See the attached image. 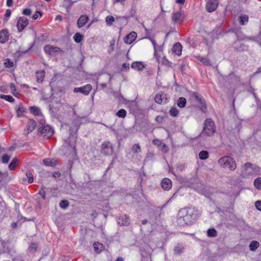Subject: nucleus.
<instances>
[{
  "mask_svg": "<svg viewBox=\"0 0 261 261\" xmlns=\"http://www.w3.org/2000/svg\"><path fill=\"white\" fill-rule=\"evenodd\" d=\"M218 163L222 168H228L231 171L236 169L237 164L234 160L229 156H224L220 158Z\"/></svg>",
  "mask_w": 261,
  "mask_h": 261,
  "instance_id": "nucleus-1",
  "label": "nucleus"
},
{
  "mask_svg": "<svg viewBox=\"0 0 261 261\" xmlns=\"http://www.w3.org/2000/svg\"><path fill=\"white\" fill-rule=\"evenodd\" d=\"M215 132L216 125L214 121L211 118L206 119L204 122L202 133L207 137H210L213 135Z\"/></svg>",
  "mask_w": 261,
  "mask_h": 261,
  "instance_id": "nucleus-2",
  "label": "nucleus"
},
{
  "mask_svg": "<svg viewBox=\"0 0 261 261\" xmlns=\"http://www.w3.org/2000/svg\"><path fill=\"white\" fill-rule=\"evenodd\" d=\"M44 51L52 56H56L62 51L59 47H54L50 45H46L44 47Z\"/></svg>",
  "mask_w": 261,
  "mask_h": 261,
  "instance_id": "nucleus-3",
  "label": "nucleus"
},
{
  "mask_svg": "<svg viewBox=\"0 0 261 261\" xmlns=\"http://www.w3.org/2000/svg\"><path fill=\"white\" fill-rule=\"evenodd\" d=\"M102 153L105 155H110L113 154L114 148L112 144L108 141L105 142L101 145Z\"/></svg>",
  "mask_w": 261,
  "mask_h": 261,
  "instance_id": "nucleus-4",
  "label": "nucleus"
},
{
  "mask_svg": "<svg viewBox=\"0 0 261 261\" xmlns=\"http://www.w3.org/2000/svg\"><path fill=\"white\" fill-rule=\"evenodd\" d=\"M39 132L44 137L48 138L51 137L54 134L53 129L48 125L40 127Z\"/></svg>",
  "mask_w": 261,
  "mask_h": 261,
  "instance_id": "nucleus-5",
  "label": "nucleus"
},
{
  "mask_svg": "<svg viewBox=\"0 0 261 261\" xmlns=\"http://www.w3.org/2000/svg\"><path fill=\"white\" fill-rule=\"evenodd\" d=\"M92 88V86L90 84H87L81 87L74 88L73 92L75 93L80 92L85 95H88L91 91Z\"/></svg>",
  "mask_w": 261,
  "mask_h": 261,
  "instance_id": "nucleus-6",
  "label": "nucleus"
},
{
  "mask_svg": "<svg viewBox=\"0 0 261 261\" xmlns=\"http://www.w3.org/2000/svg\"><path fill=\"white\" fill-rule=\"evenodd\" d=\"M29 24V21L27 17H20L17 21V28L18 32H21Z\"/></svg>",
  "mask_w": 261,
  "mask_h": 261,
  "instance_id": "nucleus-7",
  "label": "nucleus"
},
{
  "mask_svg": "<svg viewBox=\"0 0 261 261\" xmlns=\"http://www.w3.org/2000/svg\"><path fill=\"white\" fill-rule=\"evenodd\" d=\"M149 39L153 45L154 50V56L155 57L156 60L159 64L162 63V64H165L166 62L167 61V60L165 58H164L162 59V61H160V57L159 56H158V55L157 54V44L156 43L155 40L152 38H149Z\"/></svg>",
  "mask_w": 261,
  "mask_h": 261,
  "instance_id": "nucleus-8",
  "label": "nucleus"
},
{
  "mask_svg": "<svg viewBox=\"0 0 261 261\" xmlns=\"http://www.w3.org/2000/svg\"><path fill=\"white\" fill-rule=\"evenodd\" d=\"M218 5V3L217 0H210L206 4V9L207 11L212 12L216 9Z\"/></svg>",
  "mask_w": 261,
  "mask_h": 261,
  "instance_id": "nucleus-9",
  "label": "nucleus"
},
{
  "mask_svg": "<svg viewBox=\"0 0 261 261\" xmlns=\"http://www.w3.org/2000/svg\"><path fill=\"white\" fill-rule=\"evenodd\" d=\"M137 35L135 32H130L124 38V42L127 44L133 43L136 39Z\"/></svg>",
  "mask_w": 261,
  "mask_h": 261,
  "instance_id": "nucleus-10",
  "label": "nucleus"
},
{
  "mask_svg": "<svg viewBox=\"0 0 261 261\" xmlns=\"http://www.w3.org/2000/svg\"><path fill=\"white\" fill-rule=\"evenodd\" d=\"M184 18V15L181 11L173 13L172 15V20L174 23H177L183 20Z\"/></svg>",
  "mask_w": 261,
  "mask_h": 261,
  "instance_id": "nucleus-11",
  "label": "nucleus"
},
{
  "mask_svg": "<svg viewBox=\"0 0 261 261\" xmlns=\"http://www.w3.org/2000/svg\"><path fill=\"white\" fill-rule=\"evenodd\" d=\"M118 224L120 225H127L129 223L128 217L125 214L121 215L118 219Z\"/></svg>",
  "mask_w": 261,
  "mask_h": 261,
  "instance_id": "nucleus-12",
  "label": "nucleus"
},
{
  "mask_svg": "<svg viewBox=\"0 0 261 261\" xmlns=\"http://www.w3.org/2000/svg\"><path fill=\"white\" fill-rule=\"evenodd\" d=\"M161 185L164 190L168 191L172 187L171 181L168 178H165L161 181Z\"/></svg>",
  "mask_w": 261,
  "mask_h": 261,
  "instance_id": "nucleus-13",
  "label": "nucleus"
},
{
  "mask_svg": "<svg viewBox=\"0 0 261 261\" xmlns=\"http://www.w3.org/2000/svg\"><path fill=\"white\" fill-rule=\"evenodd\" d=\"M89 20V17L86 15H81L77 21V25L79 28L83 27Z\"/></svg>",
  "mask_w": 261,
  "mask_h": 261,
  "instance_id": "nucleus-14",
  "label": "nucleus"
},
{
  "mask_svg": "<svg viewBox=\"0 0 261 261\" xmlns=\"http://www.w3.org/2000/svg\"><path fill=\"white\" fill-rule=\"evenodd\" d=\"M36 81L39 83H42L44 81L45 75V71L44 70L36 71Z\"/></svg>",
  "mask_w": 261,
  "mask_h": 261,
  "instance_id": "nucleus-15",
  "label": "nucleus"
},
{
  "mask_svg": "<svg viewBox=\"0 0 261 261\" xmlns=\"http://www.w3.org/2000/svg\"><path fill=\"white\" fill-rule=\"evenodd\" d=\"M9 39L8 32L7 30H2L0 31V42L4 43Z\"/></svg>",
  "mask_w": 261,
  "mask_h": 261,
  "instance_id": "nucleus-16",
  "label": "nucleus"
},
{
  "mask_svg": "<svg viewBox=\"0 0 261 261\" xmlns=\"http://www.w3.org/2000/svg\"><path fill=\"white\" fill-rule=\"evenodd\" d=\"M131 67L137 70H142L145 68V65L141 62H134L131 65Z\"/></svg>",
  "mask_w": 261,
  "mask_h": 261,
  "instance_id": "nucleus-17",
  "label": "nucleus"
},
{
  "mask_svg": "<svg viewBox=\"0 0 261 261\" xmlns=\"http://www.w3.org/2000/svg\"><path fill=\"white\" fill-rule=\"evenodd\" d=\"M44 164L47 166L55 167L57 165V161L53 158H47L43 160Z\"/></svg>",
  "mask_w": 261,
  "mask_h": 261,
  "instance_id": "nucleus-18",
  "label": "nucleus"
},
{
  "mask_svg": "<svg viewBox=\"0 0 261 261\" xmlns=\"http://www.w3.org/2000/svg\"><path fill=\"white\" fill-rule=\"evenodd\" d=\"M182 50V46L181 44L179 42L176 43L172 48L173 52L177 55V56H180L181 54Z\"/></svg>",
  "mask_w": 261,
  "mask_h": 261,
  "instance_id": "nucleus-19",
  "label": "nucleus"
},
{
  "mask_svg": "<svg viewBox=\"0 0 261 261\" xmlns=\"http://www.w3.org/2000/svg\"><path fill=\"white\" fill-rule=\"evenodd\" d=\"M183 220L185 223L187 225L191 224L194 221V219L193 217L192 214L187 213L183 217Z\"/></svg>",
  "mask_w": 261,
  "mask_h": 261,
  "instance_id": "nucleus-20",
  "label": "nucleus"
},
{
  "mask_svg": "<svg viewBox=\"0 0 261 261\" xmlns=\"http://www.w3.org/2000/svg\"><path fill=\"white\" fill-rule=\"evenodd\" d=\"M35 121L33 120H29L27 123V131L28 132V133L32 132L35 129Z\"/></svg>",
  "mask_w": 261,
  "mask_h": 261,
  "instance_id": "nucleus-21",
  "label": "nucleus"
},
{
  "mask_svg": "<svg viewBox=\"0 0 261 261\" xmlns=\"http://www.w3.org/2000/svg\"><path fill=\"white\" fill-rule=\"evenodd\" d=\"M165 95L163 93H159L156 94L154 97L155 101L158 104H162L163 103V100Z\"/></svg>",
  "mask_w": 261,
  "mask_h": 261,
  "instance_id": "nucleus-22",
  "label": "nucleus"
},
{
  "mask_svg": "<svg viewBox=\"0 0 261 261\" xmlns=\"http://www.w3.org/2000/svg\"><path fill=\"white\" fill-rule=\"evenodd\" d=\"M186 102L187 101L185 98L180 97L178 99L177 104L179 107L182 108L185 107Z\"/></svg>",
  "mask_w": 261,
  "mask_h": 261,
  "instance_id": "nucleus-23",
  "label": "nucleus"
},
{
  "mask_svg": "<svg viewBox=\"0 0 261 261\" xmlns=\"http://www.w3.org/2000/svg\"><path fill=\"white\" fill-rule=\"evenodd\" d=\"M30 110L32 113L36 116H40L41 115L40 109L35 106L30 107Z\"/></svg>",
  "mask_w": 261,
  "mask_h": 261,
  "instance_id": "nucleus-24",
  "label": "nucleus"
},
{
  "mask_svg": "<svg viewBox=\"0 0 261 261\" xmlns=\"http://www.w3.org/2000/svg\"><path fill=\"white\" fill-rule=\"evenodd\" d=\"M18 221L20 223H23L27 221H33L35 219L34 218L27 219L26 217H23L20 214H19L17 216Z\"/></svg>",
  "mask_w": 261,
  "mask_h": 261,
  "instance_id": "nucleus-25",
  "label": "nucleus"
},
{
  "mask_svg": "<svg viewBox=\"0 0 261 261\" xmlns=\"http://www.w3.org/2000/svg\"><path fill=\"white\" fill-rule=\"evenodd\" d=\"M259 246V243L255 241H252L249 245V249L251 251L255 250Z\"/></svg>",
  "mask_w": 261,
  "mask_h": 261,
  "instance_id": "nucleus-26",
  "label": "nucleus"
},
{
  "mask_svg": "<svg viewBox=\"0 0 261 261\" xmlns=\"http://www.w3.org/2000/svg\"><path fill=\"white\" fill-rule=\"evenodd\" d=\"M73 39L76 43H80L83 39V36L77 33L73 36Z\"/></svg>",
  "mask_w": 261,
  "mask_h": 261,
  "instance_id": "nucleus-27",
  "label": "nucleus"
},
{
  "mask_svg": "<svg viewBox=\"0 0 261 261\" xmlns=\"http://www.w3.org/2000/svg\"><path fill=\"white\" fill-rule=\"evenodd\" d=\"M93 246L95 251L98 253H99L103 248V245L98 242L95 243Z\"/></svg>",
  "mask_w": 261,
  "mask_h": 261,
  "instance_id": "nucleus-28",
  "label": "nucleus"
},
{
  "mask_svg": "<svg viewBox=\"0 0 261 261\" xmlns=\"http://www.w3.org/2000/svg\"><path fill=\"white\" fill-rule=\"evenodd\" d=\"M0 98L5 99V100L8 101L10 102H13L14 101V99L11 95L0 94Z\"/></svg>",
  "mask_w": 261,
  "mask_h": 261,
  "instance_id": "nucleus-29",
  "label": "nucleus"
},
{
  "mask_svg": "<svg viewBox=\"0 0 261 261\" xmlns=\"http://www.w3.org/2000/svg\"><path fill=\"white\" fill-rule=\"evenodd\" d=\"M132 150L134 153H138L141 151V147L138 144H135L132 147Z\"/></svg>",
  "mask_w": 261,
  "mask_h": 261,
  "instance_id": "nucleus-30",
  "label": "nucleus"
},
{
  "mask_svg": "<svg viewBox=\"0 0 261 261\" xmlns=\"http://www.w3.org/2000/svg\"><path fill=\"white\" fill-rule=\"evenodd\" d=\"M27 179L29 184L32 183L34 180V177L30 171H27L26 172Z\"/></svg>",
  "mask_w": 261,
  "mask_h": 261,
  "instance_id": "nucleus-31",
  "label": "nucleus"
},
{
  "mask_svg": "<svg viewBox=\"0 0 261 261\" xmlns=\"http://www.w3.org/2000/svg\"><path fill=\"white\" fill-rule=\"evenodd\" d=\"M254 185L257 189H261V177H257L254 180Z\"/></svg>",
  "mask_w": 261,
  "mask_h": 261,
  "instance_id": "nucleus-32",
  "label": "nucleus"
},
{
  "mask_svg": "<svg viewBox=\"0 0 261 261\" xmlns=\"http://www.w3.org/2000/svg\"><path fill=\"white\" fill-rule=\"evenodd\" d=\"M199 157L201 160H205L208 157V153L206 151H201L199 153Z\"/></svg>",
  "mask_w": 261,
  "mask_h": 261,
  "instance_id": "nucleus-33",
  "label": "nucleus"
},
{
  "mask_svg": "<svg viewBox=\"0 0 261 261\" xmlns=\"http://www.w3.org/2000/svg\"><path fill=\"white\" fill-rule=\"evenodd\" d=\"M207 234L209 237H215L217 236V231L214 228L208 229Z\"/></svg>",
  "mask_w": 261,
  "mask_h": 261,
  "instance_id": "nucleus-34",
  "label": "nucleus"
},
{
  "mask_svg": "<svg viewBox=\"0 0 261 261\" xmlns=\"http://www.w3.org/2000/svg\"><path fill=\"white\" fill-rule=\"evenodd\" d=\"M115 18L113 16L109 15L106 18V22L107 25L110 26L114 22Z\"/></svg>",
  "mask_w": 261,
  "mask_h": 261,
  "instance_id": "nucleus-35",
  "label": "nucleus"
},
{
  "mask_svg": "<svg viewBox=\"0 0 261 261\" xmlns=\"http://www.w3.org/2000/svg\"><path fill=\"white\" fill-rule=\"evenodd\" d=\"M17 162V159L16 158H13L9 166V169L11 170H14L15 168V166H16Z\"/></svg>",
  "mask_w": 261,
  "mask_h": 261,
  "instance_id": "nucleus-36",
  "label": "nucleus"
},
{
  "mask_svg": "<svg viewBox=\"0 0 261 261\" xmlns=\"http://www.w3.org/2000/svg\"><path fill=\"white\" fill-rule=\"evenodd\" d=\"M126 112L124 109H120L116 113V115L120 118H124L126 116Z\"/></svg>",
  "mask_w": 261,
  "mask_h": 261,
  "instance_id": "nucleus-37",
  "label": "nucleus"
},
{
  "mask_svg": "<svg viewBox=\"0 0 261 261\" xmlns=\"http://www.w3.org/2000/svg\"><path fill=\"white\" fill-rule=\"evenodd\" d=\"M169 114L173 117H176L179 114V111L176 108H172L170 109Z\"/></svg>",
  "mask_w": 261,
  "mask_h": 261,
  "instance_id": "nucleus-38",
  "label": "nucleus"
},
{
  "mask_svg": "<svg viewBox=\"0 0 261 261\" xmlns=\"http://www.w3.org/2000/svg\"><path fill=\"white\" fill-rule=\"evenodd\" d=\"M25 112V109L22 106H19L16 110L17 114L18 116H22Z\"/></svg>",
  "mask_w": 261,
  "mask_h": 261,
  "instance_id": "nucleus-39",
  "label": "nucleus"
},
{
  "mask_svg": "<svg viewBox=\"0 0 261 261\" xmlns=\"http://www.w3.org/2000/svg\"><path fill=\"white\" fill-rule=\"evenodd\" d=\"M69 205V202L67 200H62L60 203V206L63 208L66 209Z\"/></svg>",
  "mask_w": 261,
  "mask_h": 261,
  "instance_id": "nucleus-40",
  "label": "nucleus"
},
{
  "mask_svg": "<svg viewBox=\"0 0 261 261\" xmlns=\"http://www.w3.org/2000/svg\"><path fill=\"white\" fill-rule=\"evenodd\" d=\"M240 23L244 25L245 23L248 21V17L247 15L241 16L240 17Z\"/></svg>",
  "mask_w": 261,
  "mask_h": 261,
  "instance_id": "nucleus-41",
  "label": "nucleus"
},
{
  "mask_svg": "<svg viewBox=\"0 0 261 261\" xmlns=\"http://www.w3.org/2000/svg\"><path fill=\"white\" fill-rule=\"evenodd\" d=\"M199 60L206 66H211L210 61L206 58H199Z\"/></svg>",
  "mask_w": 261,
  "mask_h": 261,
  "instance_id": "nucleus-42",
  "label": "nucleus"
},
{
  "mask_svg": "<svg viewBox=\"0 0 261 261\" xmlns=\"http://www.w3.org/2000/svg\"><path fill=\"white\" fill-rule=\"evenodd\" d=\"M4 64L7 68H11L13 66V62L8 58L5 59Z\"/></svg>",
  "mask_w": 261,
  "mask_h": 261,
  "instance_id": "nucleus-43",
  "label": "nucleus"
},
{
  "mask_svg": "<svg viewBox=\"0 0 261 261\" xmlns=\"http://www.w3.org/2000/svg\"><path fill=\"white\" fill-rule=\"evenodd\" d=\"M152 143L156 146L158 147H159V148H160V146H162V145L163 144V143L162 142V141H161L159 139H154L153 141H152Z\"/></svg>",
  "mask_w": 261,
  "mask_h": 261,
  "instance_id": "nucleus-44",
  "label": "nucleus"
},
{
  "mask_svg": "<svg viewBox=\"0 0 261 261\" xmlns=\"http://www.w3.org/2000/svg\"><path fill=\"white\" fill-rule=\"evenodd\" d=\"M10 157L7 154L3 155L2 161L3 163L7 164L10 160Z\"/></svg>",
  "mask_w": 261,
  "mask_h": 261,
  "instance_id": "nucleus-45",
  "label": "nucleus"
},
{
  "mask_svg": "<svg viewBox=\"0 0 261 261\" xmlns=\"http://www.w3.org/2000/svg\"><path fill=\"white\" fill-rule=\"evenodd\" d=\"M159 149L163 152L167 153L168 151V146L164 143H163L161 146L160 147Z\"/></svg>",
  "mask_w": 261,
  "mask_h": 261,
  "instance_id": "nucleus-46",
  "label": "nucleus"
},
{
  "mask_svg": "<svg viewBox=\"0 0 261 261\" xmlns=\"http://www.w3.org/2000/svg\"><path fill=\"white\" fill-rule=\"evenodd\" d=\"M22 13L24 15L30 16L32 13V11L30 9L26 8L23 10Z\"/></svg>",
  "mask_w": 261,
  "mask_h": 261,
  "instance_id": "nucleus-47",
  "label": "nucleus"
},
{
  "mask_svg": "<svg viewBox=\"0 0 261 261\" xmlns=\"http://www.w3.org/2000/svg\"><path fill=\"white\" fill-rule=\"evenodd\" d=\"M252 164L250 162H247L244 165V169L245 171H247L249 168H251L252 167Z\"/></svg>",
  "mask_w": 261,
  "mask_h": 261,
  "instance_id": "nucleus-48",
  "label": "nucleus"
},
{
  "mask_svg": "<svg viewBox=\"0 0 261 261\" xmlns=\"http://www.w3.org/2000/svg\"><path fill=\"white\" fill-rule=\"evenodd\" d=\"M38 194L42 197L43 199L45 198V191L43 188L40 190Z\"/></svg>",
  "mask_w": 261,
  "mask_h": 261,
  "instance_id": "nucleus-49",
  "label": "nucleus"
},
{
  "mask_svg": "<svg viewBox=\"0 0 261 261\" xmlns=\"http://www.w3.org/2000/svg\"><path fill=\"white\" fill-rule=\"evenodd\" d=\"M255 206L258 211L261 212V201H257L255 203Z\"/></svg>",
  "mask_w": 261,
  "mask_h": 261,
  "instance_id": "nucleus-50",
  "label": "nucleus"
},
{
  "mask_svg": "<svg viewBox=\"0 0 261 261\" xmlns=\"http://www.w3.org/2000/svg\"><path fill=\"white\" fill-rule=\"evenodd\" d=\"M253 171L255 172H258L260 171V167L256 166V165H252V168H251Z\"/></svg>",
  "mask_w": 261,
  "mask_h": 261,
  "instance_id": "nucleus-51",
  "label": "nucleus"
},
{
  "mask_svg": "<svg viewBox=\"0 0 261 261\" xmlns=\"http://www.w3.org/2000/svg\"><path fill=\"white\" fill-rule=\"evenodd\" d=\"M38 14H39L40 16L42 15V12L40 11H37L36 12L35 14H34L33 16H32V18L34 19V20H36L38 18Z\"/></svg>",
  "mask_w": 261,
  "mask_h": 261,
  "instance_id": "nucleus-52",
  "label": "nucleus"
},
{
  "mask_svg": "<svg viewBox=\"0 0 261 261\" xmlns=\"http://www.w3.org/2000/svg\"><path fill=\"white\" fill-rule=\"evenodd\" d=\"M10 86L11 89L12 90V92L14 94V92L16 91L15 86V85L13 83H11Z\"/></svg>",
  "mask_w": 261,
  "mask_h": 261,
  "instance_id": "nucleus-53",
  "label": "nucleus"
},
{
  "mask_svg": "<svg viewBox=\"0 0 261 261\" xmlns=\"http://www.w3.org/2000/svg\"><path fill=\"white\" fill-rule=\"evenodd\" d=\"M61 174L60 172H59L58 171L55 172L53 174V176L55 178L60 177L61 176Z\"/></svg>",
  "mask_w": 261,
  "mask_h": 261,
  "instance_id": "nucleus-54",
  "label": "nucleus"
},
{
  "mask_svg": "<svg viewBox=\"0 0 261 261\" xmlns=\"http://www.w3.org/2000/svg\"><path fill=\"white\" fill-rule=\"evenodd\" d=\"M193 96H194L195 98L198 101L201 102V98L198 96V94L196 92H193Z\"/></svg>",
  "mask_w": 261,
  "mask_h": 261,
  "instance_id": "nucleus-55",
  "label": "nucleus"
},
{
  "mask_svg": "<svg viewBox=\"0 0 261 261\" xmlns=\"http://www.w3.org/2000/svg\"><path fill=\"white\" fill-rule=\"evenodd\" d=\"M122 67L123 69H128L129 68V64L126 63H123L122 65Z\"/></svg>",
  "mask_w": 261,
  "mask_h": 261,
  "instance_id": "nucleus-56",
  "label": "nucleus"
},
{
  "mask_svg": "<svg viewBox=\"0 0 261 261\" xmlns=\"http://www.w3.org/2000/svg\"><path fill=\"white\" fill-rule=\"evenodd\" d=\"M64 2H66L68 4L69 7H71L72 5L74 3V2H72L71 0H64Z\"/></svg>",
  "mask_w": 261,
  "mask_h": 261,
  "instance_id": "nucleus-57",
  "label": "nucleus"
},
{
  "mask_svg": "<svg viewBox=\"0 0 261 261\" xmlns=\"http://www.w3.org/2000/svg\"><path fill=\"white\" fill-rule=\"evenodd\" d=\"M13 5V0H7V6L11 7Z\"/></svg>",
  "mask_w": 261,
  "mask_h": 261,
  "instance_id": "nucleus-58",
  "label": "nucleus"
},
{
  "mask_svg": "<svg viewBox=\"0 0 261 261\" xmlns=\"http://www.w3.org/2000/svg\"><path fill=\"white\" fill-rule=\"evenodd\" d=\"M11 11L10 9H8L6 10L5 16L6 17H9L11 15Z\"/></svg>",
  "mask_w": 261,
  "mask_h": 261,
  "instance_id": "nucleus-59",
  "label": "nucleus"
},
{
  "mask_svg": "<svg viewBox=\"0 0 261 261\" xmlns=\"http://www.w3.org/2000/svg\"><path fill=\"white\" fill-rule=\"evenodd\" d=\"M185 2V0H176V3L179 4L183 5Z\"/></svg>",
  "mask_w": 261,
  "mask_h": 261,
  "instance_id": "nucleus-60",
  "label": "nucleus"
},
{
  "mask_svg": "<svg viewBox=\"0 0 261 261\" xmlns=\"http://www.w3.org/2000/svg\"><path fill=\"white\" fill-rule=\"evenodd\" d=\"M114 43H115V41L114 40H112L111 43H110V46L112 48V50L111 51H113L114 50Z\"/></svg>",
  "mask_w": 261,
  "mask_h": 261,
  "instance_id": "nucleus-61",
  "label": "nucleus"
},
{
  "mask_svg": "<svg viewBox=\"0 0 261 261\" xmlns=\"http://www.w3.org/2000/svg\"><path fill=\"white\" fill-rule=\"evenodd\" d=\"M163 51V47L162 45H159L157 47V51Z\"/></svg>",
  "mask_w": 261,
  "mask_h": 261,
  "instance_id": "nucleus-62",
  "label": "nucleus"
},
{
  "mask_svg": "<svg viewBox=\"0 0 261 261\" xmlns=\"http://www.w3.org/2000/svg\"><path fill=\"white\" fill-rule=\"evenodd\" d=\"M11 225L13 228H15L17 227V223L13 222L12 223Z\"/></svg>",
  "mask_w": 261,
  "mask_h": 261,
  "instance_id": "nucleus-63",
  "label": "nucleus"
},
{
  "mask_svg": "<svg viewBox=\"0 0 261 261\" xmlns=\"http://www.w3.org/2000/svg\"><path fill=\"white\" fill-rule=\"evenodd\" d=\"M116 261H123V258H122V257H118L117 258Z\"/></svg>",
  "mask_w": 261,
  "mask_h": 261,
  "instance_id": "nucleus-64",
  "label": "nucleus"
}]
</instances>
